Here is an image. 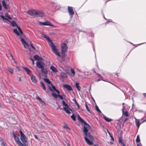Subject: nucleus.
Here are the masks:
<instances>
[{
    "mask_svg": "<svg viewBox=\"0 0 146 146\" xmlns=\"http://www.w3.org/2000/svg\"><path fill=\"white\" fill-rule=\"evenodd\" d=\"M78 120L82 124L84 125L83 131L84 133V138L85 141L89 145H93L94 144L93 142L92 141L90 140L87 138L88 137L90 140H94V138L93 136L91 135L89 133L88 134V130L87 128L89 126V125L84 121L83 119H82L79 115H78Z\"/></svg>",
    "mask_w": 146,
    "mask_h": 146,
    "instance_id": "nucleus-1",
    "label": "nucleus"
},
{
    "mask_svg": "<svg viewBox=\"0 0 146 146\" xmlns=\"http://www.w3.org/2000/svg\"><path fill=\"white\" fill-rule=\"evenodd\" d=\"M41 35L42 37L46 39L48 42L50 46L53 53L56 55L60 57V55L59 52L58 50L56 48V46L52 42L51 40L50 39V38L48 36H47L45 34L41 33Z\"/></svg>",
    "mask_w": 146,
    "mask_h": 146,
    "instance_id": "nucleus-2",
    "label": "nucleus"
},
{
    "mask_svg": "<svg viewBox=\"0 0 146 146\" xmlns=\"http://www.w3.org/2000/svg\"><path fill=\"white\" fill-rule=\"evenodd\" d=\"M28 13L30 15H34L36 16L42 17L45 15L44 13L42 11H36L35 10H32L29 11Z\"/></svg>",
    "mask_w": 146,
    "mask_h": 146,
    "instance_id": "nucleus-3",
    "label": "nucleus"
},
{
    "mask_svg": "<svg viewBox=\"0 0 146 146\" xmlns=\"http://www.w3.org/2000/svg\"><path fill=\"white\" fill-rule=\"evenodd\" d=\"M19 132L21 135V139L23 143V144L25 145L26 143L27 142V139L25 135L23 133L21 130L20 129L19 130Z\"/></svg>",
    "mask_w": 146,
    "mask_h": 146,
    "instance_id": "nucleus-4",
    "label": "nucleus"
},
{
    "mask_svg": "<svg viewBox=\"0 0 146 146\" xmlns=\"http://www.w3.org/2000/svg\"><path fill=\"white\" fill-rule=\"evenodd\" d=\"M13 135L14 137L16 143L19 146H25V145L21 142L19 137L16 136L14 132L13 133Z\"/></svg>",
    "mask_w": 146,
    "mask_h": 146,
    "instance_id": "nucleus-5",
    "label": "nucleus"
},
{
    "mask_svg": "<svg viewBox=\"0 0 146 146\" xmlns=\"http://www.w3.org/2000/svg\"><path fill=\"white\" fill-rule=\"evenodd\" d=\"M61 48L62 54H64L65 52L67 50L68 47L66 44L65 43H62L61 44Z\"/></svg>",
    "mask_w": 146,
    "mask_h": 146,
    "instance_id": "nucleus-6",
    "label": "nucleus"
},
{
    "mask_svg": "<svg viewBox=\"0 0 146 146\" xmlns=\"http://www.w3.org/2000/svg\"><path fill=\"white\" fill-rule=\"evenodd\" d=\"M39 23L40 25H42L49 26L54 27V26L51 24L50 21H46L44 22H39Z\"/></svg>",
    "mask_w": 146,
    "mask_h": 146,
    "instance_id": "nucleus-7",
    "label": "nucleus"
},
{
    "mask_svg": "<svg viewBox=\"0 0 146 146\" xmlns=\"http://www.w3.org/2000/svg\"><path fill=\"white\" fill-rule=\"evenodd\" d=\"M68 12L70 16V17H72V15L74 14V12L73 11V8L71 7L68 6Z\"/></svg>",
    "mask_w": 146,
    "mask_h": 146,
    "instance_id": "nucleus-8",
    "label": "nucleus"
},
{
    "mask_svg": "<svg viewBox=\"0 0 146 146\" xmlns=\"http://www.w3.org/2000/svg\"><path fill=\"white\" fill-rule=\"evenodd\" d=\"M51 86H52V88L50 86H48V88L50 90V91H53V90H55V91L57 92L58 94H59L60 93L59 92L58 90H57L56 88L52 84H51Z\"/></svg>",
    "mask_w": 146,
    "mask_h": 146,
    "instance_id": "nucleus-9",
    "label": "nucleus"
},
{
    "mask_svg": "<svg viewBox=\"0 0 146 146\" xmlns=\"http://www.w3.org/2000/svg\"><path fill=\"white\" fill-rule=\"evenodd\" d=\"M3 6L6 9H7L9 8V6L8 4L7 3H6L4 0H3L2 1Z\"/></svg>",
    "mask_w": 146,
    "mask_h": 146,
    "instance_id": "nucleus-10",
    "label": "nucleus"
},
{
    "mask_svg": "<svg viewBox=\"0 0 146 146\" xmlns=\"http://www.w3.org/2000/svg\"><path fill=\"white\" fill-rule=\"evenodd\" d=\"M63 87L64 88L66 89L68 91H71L72 90L71 86L68 84H63Z\"/></svg>",
    "mask_w": 146,
    "mask_h": 146,
    "instance_id": "nucleus-11",
    "label": "nucleus"
},
{
    "mask_svg": "<svg viewBox=\"0 0 146 146\" xmlns=\"http://www.w3.org/2000/svg\"><path fill=\"white\" fill-rule=\"evenodd\" d=\"M19 39H20V40L22 43L23 44L24 47L25 48H26V45H27V46H28V44L25 41L23 38L19 37Z\"/></svg>",
    "mask_w": 146,
    "mask_h": 146,
    "instance_id": "nucleus-12",
    "label": "nucleus"
},
{
    "mask_svg": "<svg viewBox=\"0 0 146 146\" xmlns=\"http://www.w3.org/2000/svg\"><path fill=\"white\" fill-rule=\"evenodd\" d=\"M36 66L37 68H42L43 67L42 62L40 61H37L36 62Z\"/></svg>",
    "mask_w": 146,
    "mask_h": 146,
    "instance_id": "nucleus-13",
    "label": "nucleus"
},
{
    "mask_svg": "<svg viewBox=\"0 0 146 146\" xmlns=\"http://www.w3.org/2000/svg\"><path fill=\"white\" fill-rule=\"evenodd\" d=\"M50 68L53 72H58V70L56 68L53 66H51L50 67Z\"/></svg>",
    "mask_w": 146,
    "mask_h": 146,
    "instance_id": "nucleus-14",
    "label": "nucleus"
},
{
    "mask_svg": "<svg viewBox=\"0 0 146 146\" xmlns=\"http://www.w3.org/2000/svg\"><path fill=\"white\" fill-rule=\"evenodd\" d=\"M135 122L137 127L139 128L140 126V123L139 120L137 119L136 118H135Z\"/></svg>",
    "mask_w": 146,
    "mask_h": 146,
    "instance_id": "nucleus-15",
    "label": "nucleus"
},
{
    "mask_svg": "<svg viewBox=\"0 0 146 146\" xmlns=\"http://www.w3.org/2000/svg\"><path fill=\"white\" fill-rule=\"evenodd\" d=\"M103 118L107 122H109L112 121V119H111L109 118L104 115L103 116Z\"/></svg>",
    "mask_w": 146,
    "mask_h": 146,
    "instance_id": "nucleus-16",
    "label": "nucleus"
},
{
    "mask_svg": "<svg viewBox=\"0 0 146 146\" xmlns=\"http://www.w3.org/2000/svg\"><path fill=\"white\" fill-rule=\"evenodd\" d=\"M69 109H70L69 108V109L66 107H64V110L66 111V112L68 114L70 113V112L69 110Z\"/></svg>",
    "mask_w": 146,
    "mask_h": 146,
    "instance_id": "nucleus-17",
    "label": "nucleus"
},
{
    "mask_svg": "<svg viewBox=\"0 0 146 146\" xmlns=\"http://www.w3.org/2000/svg\"><path fill=\"white\" fill-rule=\"evenodd\" d=\"M31 79L32 81L34 83H36V82L37 80L36 77L34 76H32L31 77Z\"/></svg>",
    "mask_w": 146,
    "mask_h": 146,
    "instance_id": "nucleus-18",
    "label": "nucleus"
},
{
    "mask_svg": "<svg viewBox=\"0 0 146 146\" xmlns=\"http://www.w3.org/2000/svg\"><path fill=\"white\" fill-rule=\"evenodd\" d=\"M25 71L27 72V74H29V73H30L31 71V70H30L28 68L26 67H23Z\"/></svg>",
    "mask_w": 146,
    "mask_h": 146,
    "instance_id": "nucleus-19",
    "label": "nucleus"
},
{
    "mask_svg": "<svg viewBox=\"0 0 146 146\" xmlns=\"http://www.w3.org/2000/svg\"><path fill=\"white\" fill-rule=\"evenodd\" d=\"M41 71L42 73L44 74H47V70L44 68V67L41 68Z\"/></svg>",
    "mask_w": 146,
    "mask_h": 146,
    "instance_id": "nucleus-20",
    "label": "nucleus"
},
{
    "mask_svg": "<svg viewBox=\"0 0 146 146\" xmlns=\"http://www.w3.org/2000/svg\"><path fill=\"white\" fill-rule=\"evenodd\" d=\"M44 80L48 84H50L51 85V84H52L51 82L47 78H44Z\"/></svg>",
    "mask_w": 146,
    "mask_h": 146,
    "instance_id": "nucleus-21",
    "label": "nucleus"
},
{
    "mask_svg": "<svg viewBox=\"0 0 146 146\" xmlns=\"http://www.w3.org/2000/svg\"><path fill=\"white\" fill-rule=\"evenodd\" d=\"M7 70L11 74H12L13 73V69L11 68L8 67L7 69Z\"/></svg>",
    "mask_w": 146,
    "mask_h": 146,
    "instance_id": "nucleus-22",
    "label": "nucleus"
},
{
    "mask_svg": "<svg viewBox=\"0 0 146 146\" xmlns=\"http://www.w3.org/2000/svg\"><path fill=\"white\" fill-rule=\"evenodd\" d=\"M60 75H61V76L62 78H65L67 77L66 74L65 73L62 72H61Z\"/></svg>",
    "mask_w": 146,
    "mask_h": 146,
    "instance_id": "nucleus-23",
    "label": "nucleus"
},
{
    "mask_svg": "<svg viewBox=\"0 0 146 146\" xmlns=\"http://www.w3.org/2000/svg\"><path fill=\"white\" fill-rule=\"evenodd\" d=\"M75 86L78 90L80 91L81 90V88L79 86V84L78 83H76L75 84Z\"/></svg>",
    "mask_w": 146,
    "mask_h": 146,
    "instance_id": "nucleus-24",
    "label": "nucleus"
},
{
    "mask_svg": "<svg viewBox=\"0 0 146 146\" xmlns=\"http://www.w3.org/2000/svg\"><path fill=\"white\" fill-rule=\"evenodd\" d=\"M36 99L38 100L40 103L41 104H42L43 103H44V102L40 98L39 96H37L36 97Z\"/></svg>",
    "mask_w": 146,
    "mask_h": 146,
    "instance_id": "nucleus-25",
    "label": "nucleus"
},
{
    "mask_svg": "<svg viewBox=\"0 0 146 146\" xmlns=\"http://www.w3.org/2000/svg\"><path fill=\"white\" fill-rule=\"evenodd\" d=\"M62 103L63 105L64 106H65V107H67L69 109V108L68 105L64 101H62Z\"/></svg>",
    "mask_w": 146,
    "mask_h": 146,
    "instance_id": "nucleus-26",
    "label": "nucleus"
},
{
    "mask_svg": "<svg viewBox=\"0 0 146 146\" xmlns=\"http://www.w3.org/2000/svg\"><path fill=\"white\" fill-rule=\"evenodd\" d=\"M34 58L36 60H40L39 56L37 55H34Z\"/></svg>",
    "mask_w": 146,
    "mask_h": 146,
    "instance_id": "nucleus-27",
    "label": "nucleus"
},
{
    "mask_svg": "<svg viewBox=\"0 0 146 146\" xmlns=\"http://www.w3.org/2000/svg\"><path fill=\"white\" fill-rule=\"evenodd\" d=\"M40 84H41V86L43 87V89L44 90H45L46 87H45V86L44 84V83L42 82H40Z\"/></svg>",
    "mask_w": 146,
    "mask_h": 146,
    "instance_id": "nucleus-28",
    "label": "nucleus"
},
{
    "mask_svg": "<svg viewBox=\"0 0 146 146\" xmlns=\"http://www.w3.org/2000/svg\"><path fill=\"white\" fill-rule=\"evenodd\" d=\"M11 24L12 25L13 27H15L17 26L16 23L14 21H12L11 22Z\"/></svg>",
    "mask_w": 146,
    "mask_h": 146,
    "instance_id": "nucleus-29",
    "label": "nucleus"
},
{
    "mask_svg": "<svg viewBox=\"0 0 146 146\" xmlns=\"http://www.w3.org/2000/svg\"><path fill=\"white\" fill-rule=\"evenodd\" d=\"M13 31L14 33H16L17 35H20L19 33L17 31L16 29H14Z\"/></svg>",
    "mask_w": 146,
    "mask_h": 146,
    "instance_id": "nucleus-30",
    "label": "nucleus"
},
{
    "mask_svg": "<svg viewBox=\"0 0 146 146\" xmlns=\"http://www.w3.org/2000/svg\"><path fill=\"white\" fill-rule=\"evenodd\" d=\"M140 141V139L139 138V135H137V138L136 140V143L139 142Z\"/></svg>",
    "mask_w": 146,
    "mask_h": 146,
    "instance_id": "nucleus-31",
    "label": "nucleus"
},
{
    "mask_svg": "<svg viewBox=\"0 0 146 146\" xmlns=\"http://www.w3.org/2000/svg\"><path fill=\"white\" fill-rule=\"evenodd\" d=\"M52 95L55 98H57L58 96V94L57 95L55 93H52Z\"/></svg>",
    "mask_w": 146,
    "mask_h": 146,
    "instance_id": "nucleus-32",
    "label": "nucleus"
},
{
    "mask_svg": "<svg viewBox=\"0 0 146 146\" xmlns=\"http://www.w3.org/2000/svg\"><path fill=\"white\" fill-rule=\"evenodd\" d=\"M123 115H124L126 117L128 116V113L127 111H125V112L124 111V113H123Z\"/></svg>",
    "mask_w": 146,
    "mask_h": 146,
    "instance_id": "nucleus-33",
    "label": "nucleus"
},
{
    "mask_svg": "<svg viewBox=\"0 0 146 146\" xmlns=\"http://www.w3.org/2000/svg\"><path fill=\"white\" fill-rule=\"evenodd\" d=\"M17 28L20 33L21 34H23V33L21 28L19 27H18V26H17Z\"/></svg>",
    "mask_w": 146,
    "mask_h": 146,
    "instance_id": "nucleus-34",
    "label": "nucleus"
},
{
    "mask_svg": "<svg viewBox=\"0 0 146 146\" xmlns=\"http://www.w3.org/2000/svg\"><path fill=\"white\" fill-rule=\"evenodd\" d=\"M70 70L72 73L73 74L72 76H74L75 74V72L74 70L72 68H71Z\"/></svg>",
    "mask_w": 146,
    "mask_h": 146,
    "instance_id": "nucleus-35",
    "label": "nucleus"
},
{
    "mask_svg": "<svg viewBox=\"0 0 146 146\" xmlns=\"http://www.w3.org/2000/svg\"><path fill=\"white\" fill-rule=\"evenodd\" d=\"M71 117L73 120L75 121L76 120L75 116L73 114L71 116Z\"/></svg>",
    "mask_w": 146,
    "mask_h": 146,
    "instance_id": "nucleus-36",
    "label": "nucleus"
},
{
    "mask_svg": "<svg viewBox=\"0 0 146 146\" xmlns=\"http://www.w3.org/2000/svg\"><path fill=\"white\" fill-rule=\"evenodd\" d=\"M0 17H1L2 19H3L9 21L8 19L6 18V17H5L4 16L1 15H0Z\"/></svg>",
    "mask_w": 146,
    "mask_h": 146,
    "instance_id": "nucleus-37",
    "label": "nucleus"
},
{
    "mask_svg": "<svg viewBox=\"0 0 146 146\" xmlns=\"http://www.w3.org/2000/svg\"><path fill=\"white\" fill-rule=\"evenodd\" d=\"M63 127L64 128L66 129H68L69 130H70V129L69 128L67 125H65Z\"/></svg>",
    "mask_w": 146,
    "mask_h": 146,
    "instance_id": "nucleus-38",
    "label": "nucleus"
},
{
    "mask_svg": "<svg viewBox=\"0 0 146 146\" xmlns=\"http://www.w3.org/2000/svg\"><path fill=\"white\" fill-rule=\"evenodd\" d=\"M96 109L97 111L101 113V111H100L98 107L97 106H96Z\"/></svg>",
    "mask_w": 146,
    "mask_h": 146,
    "instance_id": "nucleus-39",
    "label": "nucleus"
},
{
    "mask_svg": "<svg viewBox=\"0 0 146 146\" xmlns=\"http://www.w3.org/2000/svg\"><path fill=\"white\" fill-rule=\"evenodd\" d=\"M59 98L61 99V100H63V97L62 96H61V95H60L58 94V96Z\"/></svg>",
    "mask_w": 146,
    "mask_h": 146,
    "instance_id": "nucleus-40",
    "label": "nucleus"
},
{
    "mask_svg": "<svg viewBox=\"0 0 146 146\" xmlns=\"http://www.w3.org/2000/svg\"><path fill=\"white\" fill-rule=\"evenodd\" d=\"M85 107H86V109L89 112H90V110H89V109L88 108V106L87 105V104H85Z\"/></svg>",
    "mask_w": 146,
    "mask_h": 146,
    "instance_id": "nucleus-41",
    "label": "nucleus"
},
{
    "mask_svg": "<svg viewBox=\"0 0 146 146\" xmlns=\"http://www.w3.org/2000/svg\"><path fill=\"white\" fill-rule=\"evenodd\" d=\"M30 45H31V48H33V49H34V50H35V47L34 46H33V45L32 44V43L31 42H30Z\"/></svg>",
    "mask_w": 146,
    "mask_h": 146,
    "instance_id": "nucleus-42",
    "label": "nucleus"
},
{
    "mask_svg": "<svg viewBox=\"0 0 146 146\" xmlns=\"http://www.w3.org/2000/svg\"><path fill=\"white\" fill-rule=\"evenodd\" d=\"M119 142L120 143L123 142V140L120 137H119Z\"/></svg>",
    "mask_w": 146,
    "mask_h": 146,
    "instance_id": "nucleus-43",
    "label": "nucleus"
},
{
    "mask_svg": "<svg viewBox=\"0 0 146 146\" xmlns=\"http://www.w3.org/2000/svg\"><path fill=\"white\" fill-rule=\"evenodd\" d=\"M76 105L77 106V107L78 108H79V104L77 102H75V103Z\"/></svg>",
    "mask_w": 146,
    "mask_h": 146,
    "instance_id": "nucleus-44",
    "label": "nucleus"
},
{
    "mask_svg": "<svg viewBox=\"0 0 146 146\" xmlns=\"http://www.w3.org/2000/svg\"><path fill=\"white\" fill-rule=\"evenodd\" d=\"M125 110V106H124L122 109V111L123 113H124V110Z\"/></svg>",
    "mask_w": 146,
    "mask_h": 146,
    "instance_id": "nucleus-45",
    "label": "nucleus"
},
{
    "mask_svg": "<svg viewBox=\"0 0 146 146\" xmlns=\"http://www.w3.org/2000/svg\"><path fill=\"white\" fill-rule=\"evenodd\" d=\"M1 145L2 146H5L3 141L1 143Z\"/></svg>",
    "mask_w": 146,
    "mask_h": 146,
    "instance_id": "nucleus-46",
    "label": "nucleus"
},
{
    "mask_svg": "<svg viewBox=\"0 0 146 146\" xmlns=\"http://www.w3.org/2000/svg\"><path fill=\"white\" fill-rule=\"evenodd\" d=\"M34 136L35 137V138L37 140H38V138L37 137L36 135H34Z\"/></svg>",
    "mask_w": 146,
    "mask_h": 146,
    "instance_id": "nucleus-47",
    "label": "nucleus"
},
{
    "mask_svg": "<svg viewBox=\"0 0 146 146\" xmlns=\"http://www.w3.org/2000/svg\"><path fill=\"white\" fill-rule=\"evenodd\" d=\"M110 137H111V139L113 141L114 140V139H113V136L110 135Z\"/></svg>",
    "mask_w": 146,
    "mask_h": 146,
    "instance_id": "nucleus-48",
    "label": "nucleus"
},
{
    "mask_svg": "<svg viewBox=\"0 0 146 146\" xmlns=\"http://www.w3.org/2000/svg\"><path fill=\"white\" fill-rule=\"evenodd\" d=\"M7 18V19H8L9 20H11V18L9 16H8Z\"/></svg>",
    "mask_w": 146,
    "mask_h": 146,
    "instance_id": "nucleus-49",
    "label": "nucleus"
},
{
    "mask_svg": "<svg viewBox=\"0 0 146 146\" xmlns=\"http://www.w3.org/2000/svg\"><path fill=\"white\" fill-rule=\"evenodd\" d=\"M121 144L123 146H125V144L124 143H123V142L122 143H121Z\"/></svg>",
    "mask_w": 146,
    "mask_h": 146,
    "instance_id": "nucleus-50",
    "label": "nucleus"
},
{
    "mask_svg": "<svg viewBox=\"0 0 146 146\" xmlns=\"http://www.w3.org/2000/svg\"><path fill=\"white\" fill-rule=\"evenodd\" d=\"M128 118H127V117H126L125 119V120H124V122L127 121V120H128Z\"/></svg>",
    "mask_w": 146,
    "mask_h": 146,
    "instance_id": "nucleus-51",
    "label": "nucleus"
},
{
    "mask_svg": "<svg viewBox=\"0 0 146 146\" xmlns=\"http://www.w3.org/2000/svg\"><path fill=\"white\" fill-rule=\"evenodd\" d=\"M2 10V6L1 4H0V11Z\"/></svg>",
    "mask_w": 146,
    "mask_h": 146,
    "instance_id": "nucleus-52",
    "label": "nucleus"
},
{
    "mask_svg": "<svg viewBox=\"0 0 146 146\" xmlns=\"http://www.w3.org/2000/svg\"><path fill=\"white\" fill-rule=\"evenodd\" d=\"M5 16L7 17L8 16H9L8 14L7 13H5Z\"/></svg>",
    "mask_w": 146,
    "mask_h": 146,
    "instance_id": "nucleus-53",
    "label": "nucleus"
},
{
    "mask_svg": "<svg viewBox=\"0 0 146 146\" xmlns=\"http://www.w3.org/2000/svg\"><path fill=\"white\" fill-rule=\"evenodd\" d=\"M143 94L145 97H146V93H143Z\"/></svg>",
    "mask_w": 146,
    "mask_h": 146,
    "instance_id": "nucleus-54",
    "label": "nucleus"
},
{
    "mask_svg": "<svg viewBox=\"0 0 146 146\" xmlns=\"http://www.w3.org/2000/svg\"><path fill=\"white\" fill-rule=\"evenodd\" d=\"M29 58L32 62L33 61H34L33 59L31 58Z\"/></svg>",
    "mask_w": 146,
    "mask_h": 146,
    "instance_id": "nucleus-55",
    "label": "nucleus"
},
{
    "mask_svg": "<svg viewBox=\"0 0 146 146\" xmlns=\"http://www.w3.org/2000/svg\"><path fill=\"white\" fill-rule=\"evenodd\" d=\"M73 101H74V102L75 103V102H77L76 100V99H73Z\"/></svg>",
    "mask_w": 146,
    "mask_h": 146,
    "instance_id": "nucleus-56",
    "label": "nucleus"
},
{
    "mask_svg": "<svg viewBox=\"0 0 146 146\" xmlns=\"http://www.w3.org/2000/svg\"><path fill=\"white\" fill-rule=\"evenodd\" d=\"M146 121V117L145 119V120H143V121L142 123H143V122H145V121Z\"/></svg>",
    "mask_w": 146,
    "mask_h": 146,
    "instance_id": "nucleus-57",
    "label": "nucleus"
},
{
    "mask_svg": "<svg viewBox=\"0 0 146 146\" xmlns=\"http://www.w3.org/2000/svg\"><path fill=\"white\" fill-rule=\"evenodd\" d=\"M32 62L33 64L34 65L35 64L34 61H33Z\"/></svg>",
    "mask_w": 146,
    "mask_h": 146,
    "instance_id": "nucleus-58",
    "label": "nucleus"
},
{
    "mask_svg": "<svg viewBox=\"0 0 146 146\" xmlns=\"http://www.w3.org/2000/svg\"><path fill=\"white\" fill-rule=\"evenodd\" d=\"M101 80V79H98V80H97V81H100Z\"/></svg>",
    "mask_w": 146,
    "mask_h": 146,
    "instance_id": "nucleus-59",
    "label": "nucleus"
},
{
    "mask_svg": "<svg viewBox=\"0 0 146 146\" xmlns=\"http://www.w3.org/2000/svg\"><path fill=\"white\" fill-rule=\"evenodd\" d=\"M97 75L100 77H101V75L100 74H97Z\"/></svg>",
    "mask_w": 146,
    "mask_h": 146,
    "instance_id": "nucleus-60",
    "label": "nucleus"
},
{
    "mask_svg": "<svg viewBox=\"0 0 146 146\" xmlns=\"http://www.w3.org/2000/svg\"><path fill=\"white\" fill-rule=\"evenodd\" d=\"M16 68H17V69H18V70H19V67L18 66H16Z\"/></svg>",
    "mask_w": 146,
    "mask_h": 146,
    "instance_id": "nucleus-61",
    "label": "nucleus"
},
{
    "mask_svg": "<svg viewBox=\"0 0 146 146\" xmlns=\"http://www.w3.org/2000/svg\"><path fill=\"white\" fill-rule=\"evenodd\" d=\"M19 81H21V79L20 78H19Z\"/></svg>",
    "mask_w": 146,
    "mask_h": 146,
    "instance_id": "nucleus-62",
    "label": "nucleus"
},
{
    "mask_svg": "<svg viewBox=\"0 0 146 146\" xmlns=\"http://www.w3.org/2000/svg\"><path fill=\"white\" fill-rule=\"evenodd\" d=\"M104 18L105 19H106L105 17H104Z\"/></svg>",
    "mask_w": 146,
    "mask_h": 146,
    "instance_id": "nucleus-63",
    "label": "nucleus"
},
{
    "mask_svg": "<svg viewBox=\"0 0 146 146\" xmlns=\"http://www.w3.org/2000/svg\"><path fill=\"white\" fill-rule=\"evenodd\" d=\"M137 146H140L139 145L137 144Z\"/></svg>",
    "mask_w": 146,
    "mask_h": 146,
    "instance_id": "nucleus-64",
    "label": "nucleus"
}]
</instances>
